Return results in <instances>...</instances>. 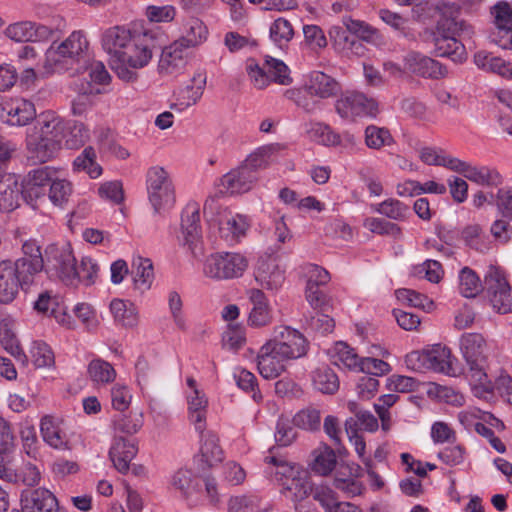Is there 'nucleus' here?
I'll return each mask as SVG.
<instances>
[{"instance_id":"nucleus-1","label":"nucleus","mask_w":512,"mask_h":512,"mask_svg":"<svg viewBox=\"0 0 512 512\" xmlns=\"http://www.w3.org/2000/svg\"><path fill=\"white\" fill-rule=\"evenodd\" d=\"M64 131V121L54 112L40 114L26 136L29 157L39 163L50 161L63 146Z\"/></svg>"},{"instance_id":"nucleus-2","label":"nucleus","mask_w":512,"mask_h":512,"mask_svg":"<svg viewBox=\"0 0 512 512\" xmlns=\"http://www.w3.org/2000/svg\"><path fill=\"white\" fill-rule=\"evenodd\" d=\"M162 36L150 30L136 31L131 41L126 44L116 58H113L111 67L117 76L126 81L137 79L135 69L146 66L152 58V49L160 47Z\"/></svg>"},{"instance_id":"nucleus-3","label":"nucleus","mask_w":512,"mask_h":512,"mask_svg":"<svg viewBox=\"0 0 512 512\" xmlns=\"http://www.w3.org/2000/svg\"><path fill=\"white\" fill-rule=\"evenodd\" d=\"M91 55L89 42L83 31H73L64 41L53 42L45 53L44 66L48 72L66 70L70 73L73 68L84 67Z\"/></svg>"},{"instance_id":"nucleus-4","label":"nucleus","mask_w":512,"mask_h":512,"mask_svg":"<svg viewBox=\"0 0 512 512\" xmlns=\"http://www.w3.org/2000/svg\"><path fill=\"white\" fill-rule=\"evenodd\" d=\"M275 148L264 146L250 155L246 163L225 174L220 180L221 193L240 194L249 191L257 180L256 169L265 168Z\"/></svg>"},{"instance_id":"nucleus-5","label":"nucleus","mask_w":512,"mask_h":512,"mask_svg":"<svg viewBox=\"0 0 512 512\" xmlns=\"http://www.w3.org/2000/svg\"><path fill=\"white\" fill-rule=\"evenodd\" d=\"M148 198L156 213L172 208L176 201L175 188L168 172L159 166L146 174Z\"/></svg>"},{"instance_id":"nucleus-6","label":"nucleus","mask_w":512,"mask_h":512,"mask_svg":"<svg viewBox=\"0 0 512 512\" xmlns=\"http://www.w3.org/2000/svg\"><path fill=\"white\" fill-rule=\"evenodd\" d=\"M44 269L50 277H57L66 284H73L76 259L70 245H49L45 250Z\"/></svg>"},{"instance_id":"nucleus-7","label":"nucleus","mask_w":512,"mask_h":512,"mask_svg":"<svg viewBox=\"0 0 512 512\" xmlns=\"http://www.w3.org/2000/svg\"><path fill=\"white\" fill-rule=\"evenodd\" d=\"M248 267L247 259L240 253H214L207 257L203 272L212 279L238 278Z\"/></svg>"},{"instance_id":"nucleus-8","label":"nucleus","mask_w":512,"mask_h":512,"mask_svg":"<svg viewBox=\"0 0 512 512\" xmlns=\"http://www.w3.org/2000/svg\"><path fill=\"white\" fill-rule=\"evenodd\" d=\"M276 349V354L288 360L306 355L308 342L304 335L289 326L275 327L273 338L267 341Z\"/></svg>"},{"instance_id":"nucleus-9","label":"nucleus","mask_w":512,"mask_h":512,"mask_svg":"<svg viewBox=\"0 0 512 512\" xmlns=\"http://www.w3.org/2000/svg\"><path fill=\"white\" fill-rule=\"evenodd\" d=\"M451 351L440 344L423 351H413L406 356V364L413 370L430 369L446 373L450 369Z\"/></svg>"},{"instance_id":"nucleus-10","label":"nucleus","mask_w":512,"mask_h":512,"mask_svg":"<svg viewBox=\"0 0 512 512\" xmlns=\"http://www.w3.org/2000/svg\"><path fill=\"white\" fill-rule=\"evenodd\" d=\"M460 352L468 367V372L488 367L487 342L480 333H463L459 339Z\"/></svg>"},{"instance_id":"nucleus-11","label":"nucleus","mask_w":512,"mask_h":512,"mask_svg":"<svg viewBox=\"0 0 512 512\" xmlns=\"http://www.w3.org/2000/svg\"><path fill=\"white\" fill-rule=\"evenodd\" d=\"M57 174V170L50 166H43L31 170L24 178L21 185V195L23 199L32 207L36 206V202L44 199L47 195V188L53 176Z\"/></svg>"},{"instance_id":"nucleus-12","label":"nucleus","mask_w":512,"mask_h":512,"mask_svg":"<svg viewBox=\"0 0 512 512\" xmlns=\"http://www.w3.org/2000/svg\"><path fill=\"white\" fill-rule=\"evenodd\" d=\"M182 244L187 246L194 256L202 254V231L200 211L197 204L186 205L181 214Z\"/></svg>"},{"instance_id":"nucleus-13","label":"nucleus","mask_w":512,"mask_h":512,"mask_svg":"<svg viewBox=\"0 0 512 512\" xmlns=\"http://www.w3.org/2000/svg\"><path fill=\"white\" fill-rule=\"evenodd\" d=\"M335 109L342 118L346 119L364 115L375 116L378 111L377 103L362 93L343 95L336 101Z\"/></svg>"},{"instance_id":"nucleus-14","label":"nucleus","mask_w":512,"mask_h":512,"mask_svg":"<svg viewBox=\"0 0 512 512\" xmlns=\"http://www.w3.org/2000/svg\"><path fill=\"white\" fill-rule=\"evenodd\" d=\"M22 512H61L58 499L47 488H29L21 493Z\"/></svg>"},{"instance_id":"nucleus-15","label":"nucleus","mask_w":512,"mask_h":512,"mask_svg":"<svg viewBox=\"0 0 512 512\" xmlns=\"http://www.w3.org/2000/svg\"><path fill=\"white\" fill-rule=\"evenodd\" d=\"M254 278L262 289L274 292L282 287L285 281V272L275 257H260L254 270Z\"/></svg>"},{"instance_id":"nucleus-16","label":"nucleus","mask_w":512,"mask_h":512,"mask_svg":"<svg viewBox=\"0 0 512 512\" xmlns=\"http://www.w3.org/2000/svg\"><path fill=\"white\" fill-rule=\"evenodd\" d=\"M495 31L492 41L502 49L512 50V8L507 2H498L491 9Z\"/></svg>"},{"instance_id":"nucleus-17","label":"nucleus","mask_w":512,"mask_h":512,"mask_svg":"<svg viewBox=\"0 0 512 512\" xmlns=\"http://www.w3.org/2000/svg\"><path fill=\"white\" fill-rule=\"evenodd\" d=\"M403 63L407 73L419 77L438 79L446 74V69L438 61L420 52L409 51L403 57Z\"/></svg>"},{"instance_id":"nucleus-18","label":"nucleus","mask_w":512,"mask_h":512,"mask_svg":"<svg viewBox=\"0 0 512 512\" xmlns=\"http://www.w3.org/2000/svg\"><path fill=\"white\" fill-rule=\"evenodd\" d=\"M304 92L325 100L336 97L341 92V84L322 71H313L304 84Z\"/></svg>"},{"instance_id":"nucleus-19","label":"nucleus","mask_w":512,"mask_h":512,"mask_svg":"<svg viewBox=\"0 0 512 512\" xmlns=\"http://www.w3.org/2000/svg\"><path fill=\"white\" fill-rule=\"evenodd\" d=\"M217 223L221 238L227 242L238 241L240 237L245 235L249 227L245 216L233 213L227 208L219 212Z\"/></svg>"},{"instance_id":"nucleus-20","label":"nucleus","mask_w":512,"mask_h":512,"mask_svg":"<svg viewBox=\"0 0 512 512\" xmlns=\"http://www.w3.org/2000/svg\"><path fill=\"white\" fill-rule=\"evenodd\" d=\"M171 485L181 493L190 505H196L204 493L202 490V479L188 469H179L175 472L171 479Z\"/></svg>"},{"instance_id":"nucleus-21","label":"nucleus","mask_w":512,"mask_h":512,"mask_svg":"<svg viewBox=\"0 0 512 512\" xmlns=\"http://www.w3.org/2000/svg\"><path fill=\"white\" fill-rule=\"evenodd\" d=\"M276 349L266 342L257 356L258 371L265 379H275L285 370L286 357L275 353Z\"/></svg>"},{"instance_id":"nucleus-22","label":"nucleus","mask_w":512,"mask_h":512,"mask_svg":"<svg viewBox=\"0 0 512 512\" xmlns=\"http://www.w3.org/2000/svg\"><path fill=\"white\" fill-rule=\"evenodd\" d=\"M137 452L138 447L134 439L115 437L109 456L114 467L124 474L129 470L130 462L135 458Z\"/></svg>"},{"instance_id":"nucleus-23","label":"nucleus","mask_w":512,"mask_h":512,"mask_svg":"<svg viewBox=\"0 0 512 512\" xmlns=\"http://www.w3.org/2000/svg\"><path fill=\"white\" fill-rule=\"evenodd\" d=\"M62 420L60 418L45 415L40 421V433L43 441L50 447L58 450L68 448L69 440L62 429Z\"/></svg>"},{"instance_id":"nucleus-24","label":"nucleus","mask_w":512,"mask_h":512,"mask_svg":"<svg viewBox=\"0 0 512 512\" xmlns=\"http://www.w3.org/2000/svg\"><path fill=\"white\" fill-rule=\"evenodd\" d=\"M188 420L199 434L206 429V418L208 413V400L200 390H194L187 395Z\"/></svg>"},{"instance_id":"nucleus-25","label":"nucleus","mask_w":512,"mask_h":512,"mask_svg":"<svg viewBox=\"0 0 512 512\" xmlns=\"http://www.w3.org/2000/svg\"><path fill=\"white\" fill-rule=\"evenodd\" d=\"M22 284L12 269V261L0 262V305L10 304L17 296Z\"/></svg>"},{"instance_id":"nucleus-26","label":"nucleus","mask_w":512,"mask_h":512,"mask_svg":"<svg viewBox=\"0 0 512 512\" xmlns=\"http://www.w3.org/2000/svg\"><path fill=\"white\" fill-rule=\"evenodd\" d=\"M311 492L312 485L306 471L300 472L293 478H287L281 489V494L294 504L305 501Z\"/></svg>"},{"instance_id":"nucleus-27","label":"nucleus","mask_w":512,"mask_h":512,"mask_svg":"<svg viewBox=\"0 0 512 512\" xmlns=\"http://www.w3.org/2000/svg\"><path fill=\"white\" fill-rule=\"evenodd\" d=\"M134 35L135 31L132 32L121 26L111 27L103 33L102 46L110 55L111 61L118 56Z\"/></svg>"},{"instance_id":"nucleus-28","label":"nucleus","mask_w":512,"mask_h":512,"mask_svg":"<svg viewBox=\"0 0 512 512\" xmlns=\"http://www.w3.org/2000/svg\"><path fill=\"white\" fill-rule=\"evenodd\" d=\"M187 49L179 40L175 41L162 50L159 60V69L161 72L171 74L176 70L184 67L186 63Z\"/></svg>"},{"instance_id":"nucleus-29","label":"nucleus","mask_w":512,"mask_h":512,"mask_svg":"<svg viewBox=\"0 0 512 512\" xmlns=\"http://www.w3.org/2000/svg\"><path fill=\"white\" fill-rule=\"evenodd\" d=\"M435 53L439 57H448L454 62H463L466 57V50L456 37L434 36Z\"/></svg>"},{"instance_id":"nucleus-30","label":"nucleus","mask_w":512,"mask_h":512,"mask_svg":"<svg viewBox=\"0 0 512 512\" xmlns=\"http://www.w3.org/2000/svg\"><path fill=\"white\" fill-rule=\"evenodd\" d=\"M7 115L9 124L25 126L36 118V109L31 101L20 99L12 103Z\"/></svg>"},{"instance_id":"nucleus-31","label":"nucleus","mask_w":512,"mask_h":512,"mask_svg":"<svg viewBox=\"0 0 512 512\" xmlns=\"http://www.w3.org/2000/svg\"><path fill=\"white\" fill-rule=\"evenodd\" d=\"M202 445H201V456L202 460L207 464L208 467H212L223 460V450L219 445L218 437L211 431L200 434Z\"/></svg>"},{"instance_id":"nucleus-32","label":"nucleus","mask_w":512,"mask_h":512,"mask_svg":"<svg viewBox=\"0 0 512 512\" xmlns=\"http://www.w3.org/2000/svg\"><path fill=\"white\" fill-rule=\"evenodd\" d=\"M314 388L323 394H334L339 388L335 372L326 365L316 368L311 375Z\"/></svg>"},{"instance_id":"nucleus-33","label":"nucleus","mask_w":512,"mask_h":512,"mask_svg":"<svg viewBox=\"0 0 512 512\" xmlns=\"http://www.w3.org/2000/svg\"><path fill=\"white\" fill-rule=\"evenodd\" d=\"M132 267L135 269L134 285L141 292L150 289L154 280V269L152 261L148 258L137 257L133 260Z\"/></svg>"},{"instance_id":"nucleus-34","label":"nucleus","mask_w":512,"mask_h":512,"mask_svg":"<svg viewBox=\"0 0 512 512\" xmlns=\"http://www.w3.org/2000/svg\"><path fill=\"white\" fill-rule=\"evenodd\" d=\"M12 269L22 284V289L29 287L34 276L44 269V260L30 261L26 258H19L12 262Z\"/></svg>"},{"instance_id":"nucleus-35","label":"nucleus","mask_w":512,"mask_h":512,"mask_svg":"<svg viewBox=\"0 0 512 512\" xmlns=\"http://www.w3.org/2000/svg\"><path fill=\"white\" fill-rule=\"evenodd\" d=\"M336 463L334 450L327 445H323L313 451V461L310 466L315 473L326 476L332 472Z\"/></svg>"},{"instance_id":"nucleus-36","label":"nucleus","mask_w":512,"mask_h":512,"mask_svg":"<svg viewBox=\"0 0 512 512\" xmlns=\"http://www.w3.org/2000/svg\"><path fill=\"white\" fill-rule=\"evenodd\" d=\"M63 144L68 149H78L89 139V130L86 126L77 121H64Z\"/></svg>"},{"instance_id":"nucleus-37","label":"nucleus","mask_w":512,"mask_h":512,"mask_svg":"<svg viewBox=\"0 0 512 512\" xmlns=\"http://www.w3.org/2000/svg\"><path fill=\"white\" fill-rule=\"evenodd\" d=\"M460 235L465 245L477 252L485 253L490 249V241L479 224L465 226Z\"/></svg>"},{"instance_id":"nucleus-38","label":"nucleus","mask_w":512,"mask_h":512,"mask_svg":"<svg viewBox=\"0 0 512 512\" xmlns=\"http://www.w3.org/2000/svg\"><path fill=\"white\" fill-rule=\"evenodd\" d=\"M110 311L114 320L124 327H134L138 322V314L136 307L121 299H114L110 303Z\"/></svg>"},{"instance_id":"nucleus-39","label":"nucleus","mask_w":512,"mask_h":512,"mask_svg":"<svg viewBox=\"0 0 512 512\" xmlns=\"http://www.w3.org/2000/svg\"><path fill=\"white\" fill-rule=\"evenodd\" d=\"M464 177L483 186H498L502 183L500 173L496 169L487 166H472L469 164Z\"/></svg>"},{"instance_id":"nucleus-40","label":"nucleus","mask_w":512,"mask_h":512,"mask_svg":"<svg viewBox=\"0 0 512 512\" xmlns=\"http://www.w3.org/2000/svg\"><path fill=\"white\" fill-rule=\"evenodd\" d=\"M83 66L79 65L73 68L71 75L88 73L91 82L98 85H106L110 82L111 77L104 64L101 61L95 60L92 55L87 58V63Z\"/></svg>"},{"instance_id":"nucleus-41","label":"nucleus","mask_w":512,"mask_h":512,"mask_svg":"<svg viewBox=\"0 0 512 512\" xmlns=\"http://www.w3.org/2000/svg\"><path fill=\"white\" fill-rule=\"evenodd\" d=\"M476 65L486 71L494 72L504 78H509L512 71V63L505 61L500 57L479 52L475 55Z\"/></svg>"},{"instance_id":"nucleus-42","label":"nucleus","mask_w":512,"mask_h":512,"mask_svg":"<svg viewBox=\"0 0 512 512\" xmlns=\"http://www.w3.org/2000/svg\"><path fill=\"white\" fill-rule=\"evenodd\" d=\"M364 140L368 148L380 150L395 143L389 129L376 125H369L364 131Z\"/></svg>"},{"instance_id":"nucleus-43","label":"nucleus","mask_w":512,"mask_h":512,"mask_svg":"<svg viewBox=\"0 0 512 512\" xmlns=\"http://www.w3.org/2000/svg\"><path fill=\"white\" fill-rule=\"evenodd\" d=\"M73 192L72 183L66 179H59L57 174L49 185L48 198L53 205L64 208Z\"/></svg>"},{"instance_id":"nucleus-44","label":"nucleus","mask_w":512,"mask_h":512,"mask_svg":"<svg viewBox=\"0 0 512 512\" xmlns=\"http://www.w3.org/2000/svg\"><path fill=\"white\" fill-rule=\"evenodd\" d=\"M207 28L198 18H190L186 23L184 35L179 39L186 47H195L207 38Z\"/></svg>"},{"instance_id":"nucleus-45","label":"nucleus","mask_w":512,"mask_h":512,"mask_svg":"<svg viewBox=\"0 0 512 512\" xmlns=\"http://www.w3.org/2000/svg\"><path fill=\"white\" fill-rule=\"evenodd\" d=\"M88 375L94 384L106 385L114 381L116 371L110 363L94 359L88 365Z\"/></svg>"},{"instance_id":"nucleus-46","label":"nucleus","mask_w":512,"mask_h":512,"mask_svg":"<svg viewBox=\"0 0 512 512\" xmlns=\"http://www.w3.org/2000/svg\"><path fill=\"white\" fill-rule=\"evenodd\" d=\"M373 211L378 212L389 219L402 221L409 213V207L397 199H387L379 204L371 205Z\"/></svg>"},{"instance_id":"nucleus-47","label":"nucleus","mask_w":512,"mask_h":512,"mask_svg":"<svg viewBox=\"0 0 512 512\" xmlns=\"http://www.w3.org/2000/svg\"><path fill=\"white\" fill-rule=\"evenodd\" d=\"M482 290L478 275L469 267H464L459 274V291L466 298L476 297Z\"/></svg>"},{"instance_id":"nucleus-48","label":"nucleus","mask_w":512,"mask_h":512,"mask_svg":"<svg viewBox=\"0 0 512 512\" xmlns=\"http://www.w3.org/2000/svg\"><path fill=\"white\" fill-rule=\"evenodd\" d=\"M96 152L93 147H86L74 160L73 166L77 171H85L91 178H97L102 173V168L95 162Z\"/></svg>"},{"instance_id":"nucleus-49","label":"nucleus","mask_w":512,"mask_h":512,"mask_svg":"<svg viewBox=\"0 0 512 512\" xmlns=\"http://www.w3.org/2000/svg\"><path fill=\"white\" fill-rule=\"evenodd\" d=\"M334 363L349 369H359L361 359L355 350L344 342H337L333 348Z\"/></svg>"},{"instance_id":"nucleus-50","label":"nucleus","mask_w":512,"mask_h":512,"mask_svg":"<svg viewBox=\"0 0 512 512\" xmlns=\"http://www.w3.org/2000/svg\"><path fill=\"white\" fill-rule=\"evenodd\" d=\"M21 190L17 181L8 177V182L0 183V209L12 211L18 206Z\"/></svg>"},{"instance_id":"nucleus-51","label":"nucleus","mask_w":512,"mask_h":512,"mask_svg":"<svg viewBox=\"0 0 512 512\" xmlns=\"http://www.w3.org/2000/svg\"><path fill=\"white\" fill-rule=\"evenodd\" d=\"M486 370L487 369H481L479 371L480 373H476V371L468 372L473 394L485 400L493 397V385L488 378Z\"/></svg>"},{"instance_id":"nucleus-52","label":"nucleus","mask_w":512,"mask_h":512,"mask_svg":"<svg viewBox=\"0 0 512 512\" xmlns=\"http://www.w3.org/2000/svg\"><path fill=\"white\" fill-rule=\"evenodd\" d=\"M307 132L310 138L318 141L323 145L335 146L341 144V136L335 133L330 126L324 123H311Z\"/></svg>"},{"instance_id":"nucleus-53","label":"nucleus","mask_w":512,"mask_h":512,"mask_svg":"<svg viewBox=\"0 0 512 512\" xmlns=\"http://www.w3.org/2000/svg\"><path fill=\"white\" fill-rule=\"evenodd\" d=\"M285 96L306 113L312 114L320 108V100L316 96L305 93L304 87L302 89H288Z\"/></svg>"},{"instance_id":"nucleus-54","label":"nucleus","mask_w":512,"mask_h":512,"mask_svg":"<svg viewBox=\"0 0 512 512\" xmlns=\"http://www.w3.org/2000/svg\"><path fill=\"white\" fill-rule=\"evenodd\" d=\"M328 311H315L309 315H305V324L313 331L325 335L334 330L335 322L332 317L327 314Z\"/></svg>"},{"instance_id":"nucleus-55","label":"nucleus","mask_w":512,"mask_h":512,"mask_svg":"<svg viewBox=\"0 0 512 512\" xmlns=\"http://www.w3.org/2000/svg\"><path fill=\"white\" fill-rule=\"evenodd\" d=\"M30 354L37 368L51 367L55 363L52 349L43 341H34L30 349Z\"/></svg>"},{"instance_id":"nucleus-56","label":"nucleus","mask_w":512,"mask_h":512,"mask_svg":"<svg viewBox=\"0 0 512 512\" xmlns=\"http://www.w3.org/2000/svg\"><path fill=\"white\" fill-rule=\"evenodd\" d=\"M269 33L271 40L279 47L287 44L294 36L291 23L282 17L276 19L271 24Z\"/></svg>"},{"instance_id":"nucleus-57","label":"nucleus","mask_w":512,"mask_h":512,"mask_svg":"<svg viewBox=\"0 0 512 512\" xmlns=\"http://www.w3.org/2000/svg\"><path fill=\"white\" fill-rule=\"evenodd\" d=\"M265 462L275 466V475L277 477V480L280 482L281 486L283 485V482H285L287 478H293L303 471L302 469H300V467L288 463L286 460L275 455L266 456Z\"/></svg>"},{"instance_id":"nucleus-58","label":"nucleus","mask_w":512,"mask_h":512,"mask_svg":"<svg viewBox=\"0 0 512 512\" xmlns=\"http://www.w3.org/2000/svg\"><path fill=\"white\" fill-rule=\"evenodd\" d=\"M396 298L402 304L429 310L433 302L425 295L411 289H398L395 291Z\"/></svg>"},{"instance_id":"nucleus-59","label":"nucleus","mask_w":512,"mask_h":512,"mask_svg":"<svg viewBox=\"0 0 512 512\" xmlns=\"http://www.w3.org/2000/svg\"><path fill=\"white\" fill-rule=\"evenodd\" d=\"M5 34L8 38L16 42H34V23L24 21L11 24L5 29Z\"/></svg>"},{"instance_id":"nucleus-60","label":"nucleus","mask_w":512,"mask_h":512,"mask_svg":"<svg viewBox=\"0 0 512 512\" xmlns=\"http://www.w3.org/2000/svg\"><path fill=\"white\" fill-rule=\"evenodd\" d=\"M136 380L140 388L150 386L156 380L157 371L144 356H140L135 364Z\"/></svg>"},{"instance_id":"nucleus-61","label":"nucleus","mask_w":512,"mask_h":512,"mask_svg":"<svg viewBox=\"0 0 512 512\" xmlns=\"http://www.w3.org/2000/svg\"><path fill=\"white\" fill-rule=\"evenodd\" d=\"M114 429L117 432L125 434H134L139 431L143 425V419L141 414H123L114 417L113 420Z\"/></svg>"},{"instance_id":"nucleus-62","label":"nucleus","mask_w":512,"mask_h":512,"mask_svg":"<svg viewBox=\"0 0 512 512\" xmlns=\"http://www.w3.org/2000/svg\"><path fill=\"white\" fill-rule=\"evenodd\" d=\"M320 423V412L314 408L303 409L293 417L294 426L308 431L319 429Z\"/></svg>"},{"instance_id":"nucleus-63","label":"nucleus","mask_w":512,"mask_h":512,"mask_svg":"<svg viewBox=\"0 0 512 512\" xmlns=\"http://www.w3.org/2000/svg\"><path fill=\"white\" fill-rule=\"evenodd\" d=\"M265 67H267L270 82L274 81L281 85H289L292 82V78L289 76V69L284 62L268 57L265 60Z\"/></svg>"},{"instance_id":"nucleus-64","label":"nucleus","mask_w":512,"mask_h":512,"mask_svg":"<svg viewBox=\"0 0 512 512\" xmlns=\"http://www.w3.org/2000/svg\"><path fill=\"white\" fill-rule=\"evenodd\" d=\"M313 499L325 509L326 512H338V507L341 506L344 502H339L334 492L325 486H318L316 488H312L311 492Z\"/></svg>"}]
</instances>
